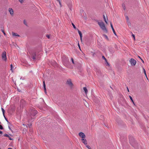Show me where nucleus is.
<instances>
[{
	"mask_svg": "<svg viewBox=\"0 0 149 149\" xmlns=\"http://www.w3.org/2000/svg\"><path fill=\"white\" fill-rule=\"evenodd\" d=\"M1 110L2 111V112H3V115L4 116V113H5V110H4V109L3 108H1Z\"/></svg>",
	"mask_w": 149,
	"mask_h": 149,
	"instance_id": "obj_19",
	"label": "nucleus"
},
{
	"mask_svg": "<svg viewBox=\"0 0 149 149\" xmlns=\"http://www.w3.org/2000/svg\"><path fill=\"white\" fill-rule=\"evenodd\" d=\"M130 62L132 65L134 66L136 64V61L133 58H131Z\"/></svg>",
	"mask_w": 149,
	"mask_h": 149,
	"instance_id": "obj_3",
	"label": "nucleus"
},
{
	"mask_svg": "<svg viewBox=\"0 0 149 149\" xmlns=\"http://www.w3.org/2000/svg\"><path fill=\"white\" fill-rule=\"evenodd\" d=\"M0 129L1 130H2L3 129V127L1 125H0Z\"/></svg>",
	"mask_w": 149,
	"mask_h": 149,
	"instance_id": "obj_26",
	"label": "nucleus"
},
{
	"mask_svg": "<svg viewBox=\"0 0 149 149\" xmlns=\"http://www.w3.org/2000/svg\"><path fill=\"white\" fill-rule=\"evenodd\" d=\"M1 122H0V124H1Z\"/></svg>",
	"mask_w": 149,
	"mask_h": 149,
	"instance_id": "obj_45",
	"label": "nucleus"
},
{
	"mask_svg": "<svg viewBox=\"0 0 149 149\" xmlns=\"http://www.w3.org/2000/svg\"><path fill=\"white\" fill-rule=\"evenodd\" d=\"M126 18L127 19V20H128V17H127H127H126Z\"/></svg>",
	"mask_w": 149,
	"mask_h": 149,
	"instance_id": "obj_37",
	"label": "nucleus"
},
{
	"mask_svg": "<svg viewBox=\"0 0 149 149\" xmlns=\"http://www.w3.org/2000/svg\"><path fill=\"white\" fill-rule=\"evenodd\" d=\"M1 31L3 33V32H4V30H3V29H1Z\"/></svg>",
	"mask_w": 149,
	"mask_h": 149,
	"instance_id": "obj_38",
	"label": "nucleus"
},
{
	"mask_svg": "<svg viewBox=\"0 0 149 149\" xmlns=\"http://www.w3.org/2000/svg\"><path fill=\"white\" fill-rule=\"evenodd\" d=\"M72 25L73 28L74 29H75L76 28V26H75L74 24L73 23H72Z\"/></svg>",
	"mask_w": 149,
	"mask_h": 149,
	"instance_id": "obj_22",
	"label": "nucleus"
},
{
	"mask_svg": "<svg viewBox=\"0 0 149 149\" xmlns=\"http://www.w3.org/2000/svg\"><path fill=\"white\" fill-rule=\"evenodd\" d=\"M12 34L13 36H19L18 34H17L16 33H15L14 32H13L12 33Z\"/></svg>",
	"mask_w": 149,
	"mask_h": 149,
	"instance_id": "obj_13",
	"label": "nucleus"
},
{
	"mask_svg": "<svg viewBox=\"0 0 149 149\" xmlns=\"http://www.w3.org/2000/svg\"><path fill=\"white\" fill-rule=\"evenodd\" d=\"M24 23L26 26H27V23L25 20H24Z\"/></svg>",
	"mask_w": 149,
	"mask_h": 149,
	"instance_id": "obj_23",
	"label": "nucleus"
},
{
	"mask_svg": "<svg viewBox=\"0 0 149 149\" xmlns=\"http://www.w3.org/2000/svg\"><path fill=\"white\" fill-rule=\"evenodd\" d=\"M43 87L44 88V90H45V92L46 93V85L45 83V81H43Z\"/></svg>",
	"mask_w": 149,
	"mask_h": 149,
	"instance_id": "obj_11",
	"label": "nucleus"
},
{
	"mask_svg": "<svg viewBox=\"0 0 149 149\" xmlns=\"http://www.w3.org/2000/svg\"><path fill=\"white\" fill-rule=\"evenodd\" d=\"M86 146L88 149H91V147L89 146L86 145Z\"/></svg>",
	"mask_w": 149,
	"mask_h": 149,
	"instance_id": "obj_21",
	"label": "nucleus"
},
{
	"mask_svg": "<svg viewBox=\"0 0 149 149\" xmlns=\"http://www.w3.org/2000/svg\"><path fill=\"white\" fill-rule=\"evenodd\" d=\"M82 142L86 145H87V141L86 139H81Z\"/></svg>",
	"mask_w": 149,
	"mask_h": 149,
	"instance_id": "obj_7",
	"label": "nucleus"
},
{
	"mask_svg": "<svg viewBox=\"0 0 149 149\" xmlns=\"http://www.w3.org/2000/svg\"><path fill=\"white\" fill-rule=\"evenodd\" d=\"M11 70H12L13 68V65L12 64L10 65Z\"/></svg>",
	"mask_w": 149,
	"mask_h": 149,
	"instance_id": "obj_28",
	"label": "nucleus"
},
{
	"mask_svg": "<svg viewBox=\"0 0 149 149\" xmlns=\"http://www.w3.org/2000/svg\"><path fill=\"white\" fill-rule=\"evenodd\" d=\"M103 18H104V21L107 24L108 23H107V21L106 18L104 15H103Z\"/></svg>",
	"mask_w": 149,
	"mask_h": 149,
	"instance_id": "obj_17",
	"label": "nucleus"
},
{
	"mask_svg": "<svg viewBox=\"0 0 149 149\" xmlns=\"http://www.w3.org/2000/svg\"><path fill=\"white\" fill-rule=\"evenodd\" d=\"M83 90L84 91L86 94L88 92V90L87 88L86 87H84L83 88Z\"/></svg>",
	"mask_w": 149,
	"mask_h": 149,
	"instance_id": "obj_14",
	"label": "nucleus"
},
{
	"mask_svg": "<svg viewBox=\"0 0 149 149\" xmlns=\"http://www.w3.org/2000/svg\"><path fill=\"white\" fill-rule=\"evenodd\" d=\"M143 70L144 73L145 74V75L147 79H148V78H147V76L146 74V71L145 70V69H144V68H143Z\"/></svg>",
	"mask_w": 149,
	"mask_h": 149,
	"instance_id": "obj_15",
	"label": "nucleus"
},
{
	"mask_svg": "<svg viewBox=\"0 0 149 149\" xmlns=\"http://www.w3.org/2000/svg\"><path fill=\"white\" fill-rule=\"evenodd\" d=\"M141 60L142 62L144 63V62L143 60H142V59H141Z\"/></svg>",
	"mask_w": 149,
	"mask_h": 149,
	"instance_id": "obj_34",
	"label": "nucleus"
},
{
	"mask_svg": "<svg viewBox=\"0 0 149 149\" xmlns=\"http://www.w3.org/2000/svg\"><path fill=\"white\" fill-rule=\"evenodd\" d=\"M107 64L108 65H109V64L108 63H107Z\"/></svg>",
	"mask_w": 149,
	"mask_h": 149,
	"instance_id": "obj_44",
	"label": "nucleus"
},
{
	"mask_svg": "<svg viewBox=\"0 0 149 149\" xmlns=\"http://www.w3.org/2000/svg\"><path fill=\"white\" fill-rule=\"evenodd\" d=\"M34 148H36H36L35 147H34Z\"/></svg>",
	"mask_w": 149,
	"mask_h": 149,
	"instance_id": "obj_42",
	"label": "nucleus"
},
{
	"mask_svg": "<svg viewBox=\"0 0 149 149\" xmlns=\"http://www.w3.org/2000/svg\"><path fill=\"white\" fill-rule=\"evenodd\" d=\"M71 60H72V63L74 64V60H73V59L72 58H71Z\"/></svg>",
	"mask_w": 149,
	"mask_h": 149,
	"instance_id": "obj_29",
	"label": "nucleus"
},
{
	"mask_svg": "<svg viewBox=\"0 0 149 149\" xmlns=\"http://www.w3.org/2000/svg\"><path fill=\"white\" fill-rule=\"evenodd\" d=\"M3 33L4 35L5 36H6V33H5V32H3Z\"/></svg>",
	"mask_w": 149,
	"mask_h": 149,
	"instance_id": "obj_35",
	"label": "nucleus"
},
{
	"mask_svg": "<svg viewBox=\"0 0 149 149\" xmlns=\"http://www.w3.org/2000/svg\"><path fill=\"white\" fill-rule=\"evenodd\" d=\"M2 58L5 61H6L7 58L6 56V53L5 51H4L2 52Z\"/></svg>",
	"mask_w": 149,
	"mask_h": 149,
	"instance_id": "obj_4",
	"label": "nucleus"
},
{
	"mask_svg": "<svg viewBox=\"0 0 149 149\" xmlns=\"http://www.w3.org/2000/svg\"><path fill=\"white\" fill-rule=\"evenodd\" d=\"M132 36L133 37V38H134V40H135V35L134 34H132Z\"/></svg>",
	"mask_w": 149,
	"mask_h": 149,
	"instance_id": "obj_27",
	"label": "nucleus"
},
{
	"mask_svg": "<svg viewBox=\"0 0 149 149\" xmlns=\"http://www.w3.org/2000/svg\"><path fill=\"white\" fill-rule=\"evenodd\" d=\"M138 57L139 58L141 59V57L139 56H138Z\"/></svg>",
	"mask_w": 149,
	"mask_h": 149,
	"instance_id": "obj_39",
	"label": "nucleus"
},
{
	"mask_svg": "<svg viewBox=\"0 0 149 149\" xmlns=\"http://www.w3.org/2000/svg\"><path fill=\"white\" fill-rule=\"evenodd\" d=\"M103 36L107 40H108V38L107 36L106 35H104Z\"/></svg>",
	"mask_w": 149,
	"mask_h": 149,
	"instance_id": "obj_20",
	"label": "nucleus"
},
{
	"mask_svg": "<svg viewBox=\"0 0 149 149\" xmlns=\"http://www.w3.org/2000/svg\"><path fill=\"white\" fill-rule=\"evenodd\" d=\"M0 149H1V148H0Z\"/></svg>",
	"mask_w": 149,
	"mask_h": 149,
	"instance_id": "obj_46",
	"label": "nucleus"
},
{
	"mask_svg": "<svg viewBox=\"0 0 149 149\" xmlns=\"http://www.w3.org/2000/svg\"><path fill=\"white\" fill-rule=\"evenodd\" d=\"M129 97L130 99L131 100V101H132V102H133V104H134V101L132 99V97L130 96H129Z\"/></svg>",
	"mask_w": 149,
	"mask_h": 149,
	"instance_id": "obj_18",
	"label": "nucleus"
},
{
	"mask_svg": "<svg viewBox=\"0 0 149 149\" xmlns=\"http://www.w3.org/2000/svg\"><path fill=\"white\" fill-rule=\"evenodd\" d=\"M2 132L1 131H0V134H2Z\"/></svg>",
	"mask_w": 149,
	"mask_h": 149,
	"instance_id": "obj_36",
	"label": "nucleus"
},
{
	"mask_svg": "<svg viewBox=\"0 0 149 149\" xmlns=\"http://www.w3.org/2000/svg\"><path fill=\"white\" fill-rule=\"evenodd\" d=\"M97 23L100 28L103 31H107V30L106 29L105 25L102 21H97Z\"/></svg>",
	"mask_w": 149,
	"mask_h": 149,
	"instance_id": "obj_1",
	"label": "nucleus"
},
{
	"mask_svg": "<svg viewBox=\"0 0 149 149\" xmlns=\"http://www.w3.org/2000/svg\"><path fill=\"white\" fill-rule=\"evenodd\" d=\"M36 55V53H34L32 55V56H33L32 58L33 60H35L36 59V57H35Z\"/></svg>",
	"mask_w": 149,
	"mask_h": 149,
	"instance_id": "obj_16",
	"label": "nucleus"
},
{
	"mask_svg": "<svg viewBox=\"0 0 149 149\" xmlns=\"http://www.w3.org/2000/svg\"><path fill=\"white\" fill-rule=\"evenodd\" d=\"M111 29H112V31H113V33L116 36V32H115V30H114V28H113V25H112V24H111Z\"/></svg>",
	"mask_w": 149,
	"mask_h": 149,
	"instance_id": "obj_9",
	"label": "nucleus"
},
{
	"mask_svg": "<svg viewBox=\"0 0 149 149\" xmlns=\"http://www.w3.org/2000/svg\"><path fill=\"white\" fill-rule=\"evenodd\" d=\"M19 1L21 3H22L24 1V0H19Z\"/></svg>",
	"mask_w": 149,
	"mask_h": 149,
	"instance_id": "obj_25",
	"label": "nucleus"
},
{
	"mask_svg": "<svg viewBox=\"0 0 149 149\" xmlns=\"http://www.w3.org/2000/svg\"><path fill=\"white\" fill-rule=\"evenodd\" d=\"M46 37L49 39L50 38V36L49 35H46Z\"/></svg>",
	"mask_w": 149,
	"mask_h": 149,
	"instance_id": "obj_24",
	"label": "nucleus"
},
{
	"mask_svg": "<svg viewBox=\"0 0 149 149\" xmlns=\"http://www.w3.org/2000/svg\"><path fill=\"white\" fill-rule=\"evenodd\" d=\"M78 47H79V49H80V50H81V49H80V45H79V43H78Z\"/></svg>",
	"mask_w": 149,
	"mask_h": 149,
	"instance_id": "obj_31",
	"label": "nucleus"
},
{
	"mask_svg": "<svg viewBox=\"0 0 149 149\" xmlns=\"http://www.w3.org/2000/svg\"><path fill=\"white\" fill-rule=\"evenodd\" d=\"M8 10L10 14L11 15H13V9L11 8H9L8 9Z\"/></svg>",
	"mask_w": 149,
	"mask_h": 149,
	"instance_id": "obj_8",
	"label": "nucleus"
},
{
	"mask_svg": "<svg viewBox=\"0 0 149 149\" xmlns=\"http://www.w3.org/2000/svg\"><path fill=\"white\" fill-rule=\"evenodd\" d=\"M79 135L80 137L82 138V139H84L86 137L85 134L82 132H79Z\"/></svg>",
	"mask_w": 149,
	"mask_h": 149,
	"instance_id": "obj_6",
	"label": "nucleus"
},
{
	"mask_svg": "<svg viewBox=\"0 0 149 149\" xmlns=\"http://www.w3.org/2000/svg\"><path fill=\"white\" fill-rule=\"evenodd\" d=\"M9 128L10 129V127H9Z\"/></svg>",
	"mask_w": 149,
	"mask_h": 149,
	"instance_id": "obj_43",
	"label": "nucleus"
},
{
	"mask_svg": "<svg viewBox=\"0 0 149 149\" xmlns=\"http://www.w3.org/2000/svg\"><path fill=\"white\" fill-rule=\"evenodd\" d=\"M102 58H104V60H105V61H107V60L106 58H105V57L104 56H103L102 57Z\"/></svg>",
	"mask_w": 149,
	"mask_h": 149,
	"instance_id": "obj_30",
	"label": "nucleus"
},
{
	"mask_svg": "<svg viewBox=\"0 0 149 149\" xmlns=\"http://www.w3.org/2000/svg\"><path fill=\"white\" fill-rule=\"evenodd\" d=\"M78 33L79 34L80 36L81 40V41H82V33H81V31H80L79 30H78Z\"/></svg>",
	"mask_w": 149,
	"mask_h": 149,
	"instance_id": "obj_10",
	"label": "nucleus"
},
{
	"mask_svg": "<svg viewBox=\"0 0 149 149\" xmlns=\"http://www.w3.org/2000/svg\"><path fill=\"white\" fill-rule=\"evenodd\" d=\"M8 149H12L11 148H8Z\"/></svg>",
	"mask_w": 149,
	"mask_h": 149,
	"instance_id": "obj_40",
	"label": "nucleus"
},
{
	"mask_svg": "<svg viewBox=\"0 0 149 149\" xmlns=\"http://www.w3.org/2000/svg\"><path fill=\"white\" fill-rule=\"evenodd\" d=\"M123 8L124 9V10H125V7H123Z\"/></svg>",
	"mask_w": 149,
	"mask_h": 149,
	"instance_id": "obj_41",
	"label": "nucleus"
},
{
	"mask_svg": "<svg viewBox=\"0 0 149 149\" xmlns=\"http://www.w3.org/2000/svg\"><path fill=\"white\" fill-rule=\"evenodd\" d=\"M66 84L68 85L71 88H73V84H72L71 80L70 79H68L67 80Z\"/></svg>",
	"mask_w": 149,
	"mask_h": 149,
	"instance_id": "obj_2",
	"label": "nucleus"
},
{
	"mask_svg": "<svg viewBox=\"0 0 149 149\" xmlns=\"http://www.w3.org/2000/svg\"><path fill=\"white\" fill-rule=\"evenodd\" d=\"M127 91H128V92H129V89H128V87H127Z\"/></svg>",
	"mask_w": 149,
	"mask_h": 149,
	"instance_id": "obj_33",
	"label": "nucleus"
},
{
	"mask_svg": "<svg viewBox=\"0 0 149 149\" xmlns=\"http://www.w3.org/2000/svg\"><path fill=\"white\" fill-rule=\"evenodd\" d=\"M4 116V118H5V119H6V120L8 122V120H7V119H6V117H5V116Z\"/></svg>",
	"mask_w": 149,
	"mask_h": 149,
	"instance_id": "obj_32",
	"label": "nucleus"
},
{
	"mask_svg": "<svg viewBox=\"0 0 149 149\" xmlns=\"http://www.w3.org/2000/svg\"><path fill=\"white\" fill-rule=\"evenodd\" d=\"M32 113L33 114V115H31V117L32 118H35V115L37 114V111H32Z\"/></svg>",
	"mask_w": 149,
	"mask_h": 149,
	"instance_id": "obj_5",
	"label": "nucleus"
},
{
	"mask_svg": "<svg viewBox=\"0 0 149 149\" xmlns=\"http://www.w3.org/2000/svg\"><path fill=\"white\" fill-rule=\"evenodd\" d=\"M4 136L8 137V138L10 140H13V139H11L10 138V136L7 134H4Z\"/></svg>",
	"mask_w": 149,
	"mask_h": 149,
	"instance_id": "obj_12",
	"label": "nucleus"
}]
</instances>
